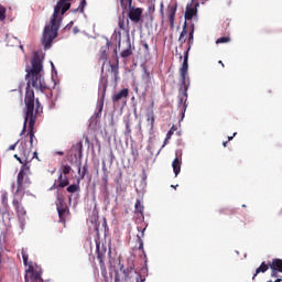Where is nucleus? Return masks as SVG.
I'll list each match as a JSON object with an SVG mask.
<instances>
[{
    "label": "nucleus",
    "mask_w": 282,
    "mask_h": 282,
    "mask_svg": "<svg viewBox=\"0 0 282 282\" xmlns=\"http://www.w3.org/2000/svg\"><path fill=\"white\" fill-rule=\"evenodd\" d=\"M32 68L30 66L26 67V78L29 82L26 84L24 105H25V117L23 129L20 135L25 133V129H28L29 122V138H30V147H34V126L36 124V116L43 111V107H41V101L39 98L34 96V90L30 87H34V89H39L40 91H45L47 89V84H45V79L41 72H43V59L39 54H35L31 61Z\"/></svg>",
    "instance_id": "f257e3e1"
},
{
    "label": "nucleus",
    "mask_w": 282,
    "mask_h": 282,
    "mask_svg": "<svg viewBox=\"0 0 282 282\" xmlns=\"http://www.w3.org/2000/svg\"><path fill=\"white\" fill-rule=\"evenodd\" d=\"M73 0H58L54 7V11L50 21V24H46L42 35V43L47 50L52 47V43L56 36H58V30H61V23H63V17L65 12L72 8Z\"/></svg>",
    "instance_id": "f03ea898"
},
{
    "label": "nucleus",
    "mask_w": 282,
    "mask_h": 282,
    "mask_svg": "<svg viewBox=\"0 0 282 282\" xmlns=\"http://www.w3.org/2000/svg\"><path fill=\"white\" fill-rule=\"evenodd\" d=\"M119 3L123 12L129 8L128 18L132 23H140V21H142V13L144 10L142 8L133 7V0H119Z\"/></svg>",
    "instance_id": "7ed1b4c3"
},
{
    "label": "nucleus",
    "mask_w": 282,
    "mask_h": 282,
    "mask_svg": "<svg viewBox=\"0 0 282 282\" xmlns=\"http://www.w3.org/2000/svg\"><path fill=\"white\" fill-rule=\"evenodd\" d=\"M26 171H30V169H21L18 173L17 177V194L22 193V195L25 194V184H31L30 177H28Z\"/></svg>",
    "instance_id": "20e7f679"
},
{
    "label": "nucleus",
    "mask_w": 282,
    "mask_h": 282,
    "mask_svg": "<svg viewBox=\"0 0 282 282\" xmlns=\"http://www.w3.org/2000/svg\"><path fill=\"white\" fill-rule=\"evenodd\" d=\"M188 101V84L185 83V85H182L178 94V107H182V113H186V109L188 105L186 104Z\"/></svg>",
    "instance_id": "39448f33"
},
{
    "label": "nucleus",
    "mask_w": 282,
    "mask_h": 282,
    "mask_svg": "<svg viewBox=\"0 0 282 282\" xmlns=\"http://www.w3.org/2000/svg\"><path fill=\"white\" fill-rule=\"evenodd\" d=\"M28 272L29 275H25V282H45L43 281V271L41 269H34V267L30 265Z\"/></svg>",
    "instance_id": "423d86ee"
},
{
    "label": "nucleus",
    "mask_w": 282,
    "mask_h": 282,
    "mask_svg": "<svg viewBox=\"0 0 282 282\" xmlns=\"http://www.w3.org/2000/svg\"><path fill=\"white\" fill-rule=\"evenodd\" d=\"M12 204L20 221H25V216L28 215V212L25 210V207H23V204L21 203V200L14 198L12 200Z\"/></svg>",
    "instance_id": "0eeeda50"
},
{
    "label": "nucleus",
    "mask_w": 282,
    "mask_h": 282,
    "mask_svg": "<svg viewBox=\"0 0 282 282\" xmlns=\"http://www.w3.org/2000/svg\"><path fill=\"white\" fill-rule=\"evenodd\" d=\"M180 75L182 78V85H186V76H188V51L184 53L183 64L180 68Z\"/></svg>",
    "instance_id": "6e6552de"
},
{
    "label": "nucleus",
    "mask_w": 282,
    "mask_h": 282,
    "mask_svg": "<svg viewBox=\"0 0 282 282\" xmlns=\"http://www.w3.org/2000/svg\"><path fill=\"white\" fill-rule=\"evenodd\" d=\"M96 252L100 265H105V254H107V247L105 245L100 247V242H96Z\"/></svg>",
    "instance_id": "1a4fd4ad"
},
{
    "label": "nucleus",
    "mask_w": 282,
    "mask_h": 282,
    "mask_svg": "<svg viewBox=\"0 0 282 282\" xmlns=\"http://www.w3.org/2000/svg\"><path fill=\"white\" fill-rule=\"evenodd\" d=\"M176 12H177V6L176 4L167 7V19H169L171 28H175V14H176Z\"/></svg>",
    "instance_id": "9d476101"
},
{
    "label": "nucleus",
    "mask_w": 282,
    "mask_h": 282,
    "mask_svg": "<svg viewBox=\"0 0 282 282\" xmlns=\"http://www.w3.org/2000/svg\"><path fill=\"white\" fill-rule=\"evenodd\" d=\"M193 17H197V4H187L185 9V21H193Z\"/></svg>",
    "instance_id": "9b49d317"
},
{
    "label": "nucleus",
    "mask_w": 282,
    "mask_h": 282,
    "mask_svg": "<svg viewBox=\"0 0 282 282\" xmlns=\"http://www.w3.org/2000/svg\"><path fill=\"white\" fill-rule=\"evenodd\" d=\"M57 182L58 184L56 185V183H54L51 187V191L53 188H65V186H69V177L63 176V173L59 174Z\"/></svg>",
    "instance_id": "f8f14e48"
},
{
    "label": "nucleus",
    "mask_w": 282,
    "mask_h": 282,
    "mask_svg": "<svg viewBox=\"0 0 282 282\" xmlns=\"http://www.w3.org/2000/svg\"><path fill=\"white\" fill-rule=\"evenodd\" d=\"M107 87H109V82L107 77H100L99 91H101V100H105V96H107Z\"/></svg>",
    "instance_id": "ddd939ff"
},
{
    "label": "nucleus",
    "mask_w": 282,
    "mask_h": 282,
    "mask_svg": "<svg viewBox=\"0 0 282 282\" xmlns=\"http://www.w3.org/2000/svg\"><path fill=\"white\" fill-rule=\"evenodd\" d=\"M106 46H102L100 48V54H99V61L102 62V65H105V63H107V47H110L111 42L109 41V39L106 40Z\"/></svg>",
    "instance_id": "4468645a"
},
{
    "label": "nucleus",
    "mask_w": 282,
    "mask_h": 282,
    "mask_svg": "<svg viewBox=\"0 0 282 282\" xmlns=\"http://www.w3.org/2000/svg\"><path fill=\"white\" fill-rule=\"evenodd\" d=\"M128 97H129V89L123 88L112 97V102H120L122 98H128Z\"/></svg>",
    "instance_id": "2eb2a0df"
},
{
    "label": "nucleus",
    "mask_w": 282,
    "mask_h": 282,
    "mask_svg": "<svg viewBox=\"0 0 282 282\" xmlns=\"http://www.w3.org/2000/svg\"><path fill=\"white\" fill-rule=\"evenodd\" d=\"M172 169L174 171L175 177H177V175H180L181 171H182V160H180V158H175L174 161L172 162Z\"/></svg>",
    "instance_id": "dca6fc26"
},
{
    "label": "nucleus",
    "mask_w": 282,
    "mask_h": 282,
    "mask_svg": "<svg viewBox=\"0 0 282 282\" xmlns=\"http://www.w3.org/2000/svg\"><path fill=\"white\" fill-rule=\"evenodd\" d=\"M194 34H195V24L192 23L191 24V29H189V33H188V41H187V50L186 52H191V47L193 46V43H194Z\"/></svg>",
    "instance_id": "f3484780"
},
{
    "label": "nucleus",
    "mask_w": 282,
    "mask_h": 282,
    "mask_svg": "<svg viewBox=\"0 0 282 282\" xmlns=\"http://www.w3.org/2000/svg\"><path fill=\"white\" fill-rule=\"evenodd\" d=\"M118 26L121 30H128L129 29V19L124 15V11L122 12V15L119 17Z\"/></svg>",
    "instance_id": "a211bd4d"
},
{
    "label": "nucleus",
    "mask_w": 282,
    "mask_h": 282,
    "mask_svg": "<svg viewBox=\"0 0 282 282\" xmlns=\"http://www.w3.org/2000/svg\"><path fill=\"white\" fill-rule=\"evenodd\" d=\"M19 154L24 158H30V151H28V141H21L19 147Z\"/></svg>",
    "instance_id": "6ab92c4d"
},
{
    "label": "nucleus",
    "mask_w": 282,
    "mask_h": 282,
    "mask_svg": "<svg viewBox=\"0 0 282 282\" xmlns=\"http://www.w3.org/2000/svg\"><path fill=\"white\" fill-rule=\"evenodd\" d=\"M268 270H270V263L267 264L265 262H262L260 264V267L256 270V273L252 276V281H254V279H257V274H261L268 272Z\"/></svg>",
    "instance_id": "aec40b11"
},
{
    "label": "nucleus",
    "mask_w": 282,
    "mask_h": 282,
    "mask_svg": "<svg viewBox=\"0 0 282 282\" xmlns=\"http://www.w3.org/2000/svg\"><path fill=\"white\" fill-rule=\"evenodd\" d=\"M186 28H188V22L185 21L183 24V30L178 37L181 45H184V43H186V35L188 34V31L186 30Z\"/></svg>",
    "instance_id": "412c9836"
},
{
    "label": "nucleus",
    "mask_w": 282,
    "mask_h": 282,
    "mask_svg": "<svg viewBox=\"0 0 282 282\" xmlns=\"http://www.w3.org/2000/svg\"><path fill=\"white\" fill-rule=\"evenodd\" d=\"M269 267L271 270H278L279 272H282V260L279 258H275L272 260L271 263H269Z\"/></svg>",
    "instance_id": "4be33fe9"
},
{
    "label": "nucleus",
    "mask_w": 282,
    "mask_h": 282,
    "mask_svg": "<svg viewBox=\"0 0 282 282\" xmlns=\"http://www.w3.org/2000/svg\"><path fill=\"white\" fill-rule=\"evenodd\" d=\"M133 54L131 50V42L128 41V47L120 53L121 58H129Z\"/></svg>",
    "instance_id": "5701e85b"
},
{
    "label": "nucleus",
    "mask_w": 282,
    "mask_h": 282,
    "mask_svg": "<svg viewBox=\"0 0 282 282\" xmlns=\"http://www.w3.org/2000/svg\"><path fill=\"white\" fill-rule=\"evenodd\" d=\"M13 158L17 159L20 164H22V169H30V166H28L29 159L26 156H23L22 159L19 156V154H14Z\"/></svg>",
    "instance_id": "b1692460"
},
{
    "label": "nucleus",
    "mask_w": 282,
    "mask_h": 282,
    "mask_svg": "<svg viewBox=\"0 0 282 282\" xmlns=\"http://www.w3.org/2000/svg\"><path fill=\"white\" fill-rule=\"evenodd\" d=\"M102 171H104V176L101 181L104 182L105 191H107V186H109V172H107V166L104 165Z\"/></svg>",
    "instance_id": "393cba45"
},
{
    "label": "nucleus",
    "mask_w": 282,
    "mask_h": 282,
    "mask_svg": "<svg viewBox=\"0 0 282 282\" xmlns=\"http://www.w3.org/2000/svg\"><path fill=\"white\" fill-rule=\"evenodd\" d=\"M61 224H65V215H67V207L57 209Z\"/></svg>",
    "instance_id": "a878e982"
},
{
    "label": "nucleus",
    "mask_w": 282,
    "mask_h": 282,
    "mask_svg": "<svg viewBox=\"0 0 282 282\" xmlns=\"http://www.w3.org/2000/svg\"><path fill=\"white\" fill-rule=\"evenodd\" d=\"M56 208L57 210L61 208H67V206H65V198L62 195H57Z\"/></svg>",
    "instance_id": "bb28decb"
},
{
    "label": "nucleus",
    "mask_w": 282,
    "mask_h": 282,
    "mask_svg": "<svg viewBox=\"0 0 282 282\" xmlns=\"http://www.w3.org/2000/svg\"><path fill=\"white\" fill-rule=\"evenodd\" d=\"M134 208L137 213H140V215H144V205H142V202H140V199H137Z\"/></svg>",
    "instance_id": "cd10ccee"
},
{
    "label": "nucleus",
    "mask_w": 282,
    "mask_h": 282,
    "mask_svg": "<svg viewBox=\"0 0 282 282\" xmlns=\"http://www.w3.org/2000/svg\"><path fill=\"white\" fill-rule=\"evenodd\" d=\"M148 122H150V133H153V127L155 124V117L153 116V112L148 113Z\"/></svg>",
    "instance_id": "c85d7f7f"
},
{
    "label": "nucleus",
    "mask_w": 282,
    "mask_h": 282,
    "mask_svg": "<svg viewBox=\"0 0 282 282\" xmlns=\"http://www.w3.org/2000/svg\"><path fill=\"white\" fill-rule=\"evenodd\" d=\"M124 124H126L124 135L126 138H131V122L129 121V119H124Z\"/></svg>",
    "instance_id": "c756f323"
},
{
    "label": "nucleus",
    "mask_w": 282,
    "mask_h": 282,
    "mask_svg": "<svg viewBox=\"0 0 282 282\" xmlns=\"http://www.w3.org/2000/svg\"><path fill=\"white\" fill-rule=\"evenodd\" d=\"M89 173V167L84 165L83 169L78 167V174L80 175L82 180H85V175Z\"/></svg>",
    "instance_id": "7c9ffc66"
},
{
    "label": "nucleus",
    "mask_w": 282,
    "mask_h": 282,
    "mask_svg": "<svg viewBox=\"0 0 282 282\" xmlns=\"http://www.w3.org/2000/svg\"><path fill=\"white\" fill-rule=\"evenodd\" d=\"M66 191H67V193H78V191H80V185H78V184L69 185L66 188Z\"/></svg>",
    "instance_id": "2f4dec72"
},
{
    "label": "nucleus",
    "mask_w": 282,
    "mask_h": 282,
    "mask_svg": "<svg viewBox=\"0 0 282 282\" xmlns=\"http://www.w3.org/2000/svg\"><path fill=\"white\" fill-rule=\"evenodd\" d=\"M85 6H87V0H82L77 9H74L73 12H85Z\"/></svg>",
    "instance_id": "473e14b6"
},
{
    "label": "nucleus",
    "mask_w": 282,
    "mask_h": 282,
    "mask_svg": "<svg viewBox=\"0 0 282 282\" xmlns=\"http://www.w3.org/2000/svg\"><path fill=\"white\" fill-rule=\"evenodd\" d=\"M21 254H22L24 265H28V259H30V256H28V250L22 249Z\"/></svg>",
    "instance_id": "72a5a7b5"
},
{
    "label": "nucleus",
    "mask_w": 282,
    "mask_h": 282,
    "mask_svg": "<svg viewBox=\"0 0 282 282\" xmlns=\"http://www.w3.org/2000/svg\"><path fill=\"white\" fill-rule=\"evenodd\" d=\"M6 12H7L6 7L0 4V21H6Z\"/></svg>",
    "instance_id": "f704fd0d"
},
{
    "label": "nucleus",
    "mask_w": 282,
    "mask_h": 282,
    "mask_svg": "<svg viewBox=\"0 0 282 282\" xmlns=\"http://www.w3.org/2000/svg\"><path fill=\"white\" fill-rule=\"evenodd\" d=\"M219 43H230L229 36H223L216 40V44L219 45Z\"/></svg>",
    "instance_id": "c9c22d12"
},
{
    "label": "nucleus",
    "mask_w": 282,
    "mask_h": 282,
    "mask_svg": "<svg viewBox=\"0 0 282 282\" xmlns=\"http://www.w3.org/2000/svg\"><path fill=\"white\" fill-rule=\"evenodd\" d=\"M110 67H111V72L113 74L115 80L118 82V66L111 64Z\"/></svg>",
    "instance_id": "e433bc0d"
},
{
    "label": "nucleus",
    "mask_w": 282,
    "mask_h": 282,
    "mask_svg": "<svg viewBox=\"0 0 282 282\" xmlns=\"http://www.w3.org/2000/svg\"><path fill=\"white\" fill-rule=\"evenodd\" d=\"M62 173H63L64 175H69V173H72V166H69V165H64V166L62 167Z\"/></svg>",
    "instance_id": "4c0bfd02"
},
{
    "label": "nucleus",
    "mask_w": 282,
    "mask_h": 282,
    "mask_svg": "<svg viewBox=\"0 0 282 282\" xmlns=\"http://www.w3.org/2000/svg\"><path fill=\"white\" fill-rule=\"evenodd\" d=\"M137 237H138V241H139V250L144 252V241L142 240V237H140V236H137Z\"/></svg>",
    "instance_id": "58836bf2"
},
{
    "label": "nucleus",
    "mask_w": 282,
    "mask_h": 282,
    "mask_svg": "<svg viewBox=\"0 0 282 282\" xmlns=\"http://www.w3.org/2000/svg\"><path fill=\"white\" fill-rule=\"evenodd\" d=\"M172 137H173V127L167 131L164 143L166 144L167 140H171Z\"/></svg>",
    "instance_id": "ea45409f"
},
{
    "label": "nucleus",
    "mask_w": 282,
    "mask_h": 282,
    "mask_svg": "<svg viewBox=\"0 0 282 282\" xmlns=\"http://www.w3.org/2000/svg\"><path fill=\"white\" fill-rule=\"evenodd\" d=\"M160 14L161 17H164V2L160 3Z\"/></svg>",
    "instance_id": "a19ab883"
},
{
    "label": "nucleus",
    "mask_w": 282,
    "mask_h": 282,
    "mask_svg": "<svg viewBox=\"0 0 282 282\" xmlns=\"http://www.w3.org/2000/svg\"><path fill=\"white\" fill-rule=\"evenodd\" d=\"M271 276L273 279H276L279 276V271L278 270H271Z\"/></svg>",
    "instance_id": "79ce46f5"
},
{
    "label": "nucleus",
    "mask_w": 282,
    "mask_h": 282,
    "mask_svg": "<svg viewBox=\"0 0 282 282\" xmlns=\"http://www.w3.org/2000/svg\"><path fill=\"white\" fill-rule=\"evenodd\" d=\"M18 144H19V141H17L14 144H11L8 150L9 151H14L17 149Z\"/></svg>",
    "instance_id": "37998d69"
},
{
    "label": "nucleus",
    "mask_w": 282,
    "mask_h": 282,
    "mask_svg": "<svg viewBox=\"0 0 282 282\" xmlns=\"http://www.w3.org/2000/svg\"><path fill=\"white\" fill-rule=\"evenodd\" d=\"M145 76H147L148 83H151V73H149V70H145Z\"/></svg>",
    "instance_id": "c03bdc74"
},
{
    "label": "nucleus",
    "mask_w": 282,
    "mask_h": 282,
    "mask_svg": "<svg viewBox=\"0 0 282 282\" xmlns=\"http://www.w3.org/2000/svg\"><path fill=\"white\" fill-rule=\"evenodd\" d=\"M1 199H2L3 204H6V202H8V195H7V194H3V195L1 196Z\"/></svg>",
    "instance_id": "a18cd8bd"
},
{
    "label": "nucleus",
    "mask_w": 282,
    "mask_h": 282,
    "mask_svg": "<svg viewBox=\"0 0 282 282\" xmlns=\"http://www.w3.org/2000/svg\"><path fill=\"white\" fill-rule=\"evenodd\" d=\"M115 282H120V274L118 272L115 274Z\"/></svg>",
    "instance_id": "49530a36"
},
{
    "label": "nucleus",
    "mask_w": 282,
    "mask_h": 282,
    "mask_svg": "<svg viewBox=\"0 0 282 282\" xmlns=\"http://www.w3.org/2000/svg\"><path fill=\"white\" fill-rule=\"evenodd\" d=\"M143 47H144L145 52H149V44L144 43Z\"/></svg>",
    "instance_id": "de8ad7c7"
},
{
    "label": "nucleus",
    "mask_w": 282,
    "mask_h": 282,
    "mask_svg": "<svg viewBox=\"0 0 282 282\" xmlns=\"http://www.w3.org/2000/svg\"><path fill=\"white\" fill-rule=\"evenodd\" d=\"M235 135H237V132H235L232 137H228V142H230L235 138Z\"/></svg>",
    "instance_id": "09e8293b"
},
{
    "label": "nucleus",
    "mask_w": 282,
    "mask_h": 282,
    "mask_svg": "<svg viewBox=\"0 0 282 282\" xmlns=\"http://www.w3.org/2000/svg\"><path fill=\"white\" fill-rule=\"evenodd\" d=\"M223 147H228V141L223 142Z\"/></svg>",
    "instance_id": "8fccbe9b"
},
{
    "label": "nucleus",
    "mask_w": 282,
    "mask_h": 282,
    "mask_svg": "<svg viewBox=\"0 0 282 282\" xmlns=\"http://www.w3.org/2000/svg\"><path fill=\"white\" fill-rule=\"evenodd\" d=\"M218 63L221 65V67H225L224 62L219 61Z\"/></svg>",
    "instance_id": "3c124183"
},
{
    "label": "nucleus",
    "mask_w": 282,
    "mask_h": 282,
    "mask_svg": "<svg viewBox=\"0 0 282 282\" xmlns=\"http://www.w3.org/2000/svg\"><path fill=\"white\" fill-rule=\"evenodd\" d=\"M141 237H144V229L141 230Z\"/></svg>",
    "instance_id": "603ef678"
},
{
    "label": "nucleus",
    "mask_w": 282,
    "mask_h": 282,
    "mask_svg": "<svg viewBox=\"0 0 282 282\" xmlns=\"http://www.w3.org/2000/svg\"><path fill=\"white\" fill-rule=\"evenodd\" d=\"M37 155H39V154H37L36 152L33 153V158H37Z\"/></svg>",
    "instance_id": "864d4df0"
},
{
    "label": "nucleus",
    "mask_w": 282,
    "mask_h": 282,
    "mask_svg": "<svg viewBox=\"0 0 282 282\" xmlns=\"http://www.w3.org/2000/svg\"><path fill=\"white\" fill-rule=\"evenodd\" d=\"M58 153V155H65V153L64 152H57Z\"/></svg>",
    "instance_id": "5fc2aeb1"
},
{
    "label": "nucleus",
    "mask_w": 282,
    "mask_h": 282,
    "mask_svg": "<svg viewBox=\"0 0 282 282\" xmlns=\"http://www.w3.org/2000/svg\"><path fill=\"white\" fill-rule=\"evenodd\" d=\"M206 1H208V0H200V3H206Z\"/></svg>",
    "instance_id": "6e6d98bb"
},
{
    "label": "nucleus",
    "mask_w": 282,
    "mask_h": 282,
    "mask_svg": "<svg viewBox=\"0 0 282 282\" xmlns=\"http://www.w3.org/2000/svg\"><path fill=\"white\" fill-rule=\"evenodd\" d=\"M242 208H246V205H242Z\"/></svg>",
    "instance_id": "4d7b16f0"
},
{
    "label": "nucleus",
    "mask_w": 282,
    "mask_h": 282,
    "mask_svg": "<svg viewBox=\"0 0 282 282\" xmlns=\"http://www.w3.org/2000/svg\"><path fill=\"white\" fill-rule=\"evenodd\" d=\"M0 264H1V256H0Z\"/></svg>",
    "instance_id": "13d9d810"
}]
</instances>
